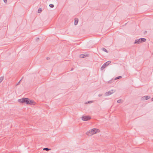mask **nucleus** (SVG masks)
<instances>
[{
    "instance_id": "obj_10",
    "label": "nucleus",
    "mask_w": 153,
    "mask_h": 153,
    "mask_svg": "<svg viewBox=\"0 0 153 153\" xmlns=\"http://www.w3.org/2000/svg\"><path fill=\"white\" fill-rule=\"evenodd\" d=\"M150 98V97L148 96H144L143 97V98H144V99L146 100H147L149 99Z\"/></svg>"
},
{
    "instance_id": "obj_14",
    "label": "nucleus",
    "mask_w": 153,
    "mask_h": 153,
    "mask_svg": "<svg viewBox=\"0 0 153 153\" xmlns=\"http://www.w3.org/2000/svg\"><path fill=\"white\" fill-rule=\"evenodd\" d=\"M117 102L118 103H122V100L121 99L117 101Z\"/></svg>"
},
{
    "instance_id": "obj_5",
    "label": "nucleus",
    "mask_w": 153,
    "mask_h": 153,
    "mask_svg": "<svg viewBox=\"0 0 153 153\" xmlns=\"http://www.w3.org/2000/svg\"><path fill=\"white\" fill-rule=\"evenodd\" d=\"M115 92V91L113 90H112L111 91H109L105 93V96H109Z\"/></svg>"
},
{
    "instance_id": "obj_13",
    "label": "nucleus",
    "mask_w": 153,
    "mask_h": 153,
    "mask_svg": "<svg viewBox=\"0 0 153 153\" xmlns=\"http://www.w3.org/2000/svg\"><path fill=\"white\" fill-rule=\"evenodd\" d=\"M122 78V76H119L116 77L114 79L115 80L119 79Z\"/></svg>"
},
{
    "instance_id": "obj_18",
    "label": "nucleus",
    "mask_w": 153,
    "mask_h": 153,
    "mask_svg": "<svg viewBox=\"0 0 153 153\" xmlns=\"http://www.w3.org/2000/svg\"><path fill=\"white\" fill-rule=\"evenodd\" d=\"M23 78V77L22 78V79H21L19 81V82H18V83L17 84V85H18L19 83H20V81H21V80Z\"/></svg>"
},
{
    "instance_id": "obj_19",
    "label": "nucleus",
    "mask_w": 153,
    "mask_h": 153,
    "mask_svg": "<svg viewBox=\"0 0 153 153\" xmlns=\"http://www.w3.org/2000/svg\"><path fill=\"white\" fill-rule=\"evenodd\" d=\"M4 2L5 3H7V0H3Z\"/></svg>"
},
{
    "instance_id": "obj_4",
    "label": "nucleus",
    "mask_w": 153,
    "mask_h": 153,
    "mask_svg": "<svg viewBox=\"0 0 153 153\" xmlns=\"http://www.w3.org/2000/svg\"><path fill=\"white\" fill-rule=\"evenodd\" d=\"M111 63V61H109L105 63L101 67V69L103 70L108 65Z\"/></svg>"
},
{
    "instance_id": "obj_11",
    "label": "nucleus",
    "mask_w": 153,
    "mask_h": 153,
    "mask_svg": "<svg viewBox=\"0 0 153 153\" xmlns=\"http://www.w3.org/2000/svg\"><path fill=\"white\" fill-rule=\"evenodd\" d=\"M43 149V150H46V151H48L51 150V149H49L48 148H44Z\"/></svg>"
},
{
    "instance_id": "obj_21",
    "label": "nucleus",
    "mask_w": 153,
    "mask_h": 153,
    "mask_svg": "<svg viewBox=\"0 0 153 153\" xmlns=\"http://www.w3.org/2000/svg\"><path fill=\"white\" fill-rule=\"evenodd\" d=\"M102 95V94H99L98 95V96H99V97H101V96Z\"/></svg>"
},
{
    "instance_id": "obj_2",
    "label": "nucleus",
    "mask_w": 153,
    "mask_h": 153,
    "mask_svg": "<svg viewBox=\"0 0 153 153\" xmlns=\"http://www.w3.org/2000/svg\"><path fill=\"white\" fill-rule=\"evenodd\" d=\"M100 131L97 128L92 129L86 133V134L88 136H91L99 132Z\"/></svg>"
},
{
    "instance_id": "obj_3",
    "label": "nucleus",
    "mask_w": 153,
    "mask_h": 153,
    "mask_svg": "<svg viewBox=\"0 0 153 153\" xmlns=\"http://www.w3.org/2000/svg\"><path fill=\"white\" fill-rule=\"evenodd\" d=\"M146 41V39L144 38H141L135 40L134 44H139L143 42H144Z\"/></svg>"
},
{
    "instance_id": "obj_16",
    "label": "nucleus",
    "mask_w": 153,
    "mask_h": 153,
    "mask_svg": "<svg viewBox=\"0 0 153 153\" xmlns=\"http://www.w3.org/2000/svg\"><path fill=\"white\" fill-rule=\"evenodd\" d=\"M49 6L51 8H53L54 7V5L53 4H50Z\"/></svg>"
},
{
    "instance_id": "obj_20",
    "label": "nucleus",
    "mask_w": 153,
    "mask_h": 153,
    "mask_svg": "<svg viewBox=\"0 0 153 153\" xmlns=\"http://www.w3.org/2000/svg\"><path fill=\"white\" fill-rule=\"evenodd\" d=\"M91 102V101H88L86 102V104H88L89 103H90V102Z\"/></svg>"
},
{
    "instance_id": "obj_22",
    "label": "nucleus",
    "mask_w": 153,
    "mask_h": 153,
    "mask_svg": "<svg viewBox=\"0 0 153 153\" xmlns=\"http://www.w3.org/2000/svg\"><path fill=\"white\" fill-rule=\"evenodd\" d=\"M46 59H47V60H48L49 59V57H47V58H46Z\"/></svg>"
},
{
    "instance_id": "obj_1",
    "label": "nucleus",
    "mask_w": 153,
    "mask_h": 153,
    "mask_svg": "<svg viewBox=\"0 0 153 153\" xmlns=\"http://www.w3.org/2000/svg\"><path fill=\"white\" fill-rule=\"evenodd\" d=\"M18 102L23 103H25L27 104H33L34 102L30 100L28 98H23L21 99H19L18 100Z\"/></svg>"
},
{
    "instance_id": "obj_9",
    "label": "nucleus",
    "mask_w": 153,
    "mask_h": 153,
    "mask_svg": "<svg viewBox=\"0 0 153 153\" xmlns=\"http://www.w3.org/2000/svg\"><path fill=\"white\" fill-rule=\"evenodd\" d=\"M4 78V76H2L0 77V83L2 81Z\"/></svg>"
},
{
    "instance_id": "obj_26",
    "label": "nucleus",
    "mask_w": 153,
    "mask_h": 153,
    "mask_svg": "<svg viewBox=\"0 0 153 153\" xmlns=\"http://www.w3.org/2000/svg\"><path fill=\"white\" fill-rule=\"evenodd\" d=\"M145 32V33H146V31Z\"/></svg>"
},
{
    "instance_id": "obj_17",
    "label": "nucleus",
    "mask_w": 153,
    "mask_h": 153,
    "mask_svg": "<svg viewBox=\"0 0 153 153\" xmlns=\"http://www.w3.org/2000/svg\"><path fill=\"white\" fill-rule=\"evenodd\" d=\"M39 38L38 37L35 39V41L36 42H38L39 40Z\"/></svg>"
},
{
    "instance_id": "obj_25",
    "label": "nucleus",
    "mask_w": 153,
    "mask_h": 153,
    "mask_svg": "<svg viewBox=\"0 0 153 153\" xmlns=\"http://www.w3.org/2000/svg\"><path fill=\"white\" fill-rule=\"evenodd\" d=\"M73 70V68H72L71 69V71H72V70Z\"/></svg>"
},
{
    "instance_id": "obj_7",
    "label": "nucleus",
    "mask_w": 153,
    "mask_h": 153,
    "mask_svg": "<svg viewBox=\"0 0 153 153\" xmlns=\"http://www.w3.org/2000/svg\"><path fill=\"white\" fill-rule=\"evenodd\" d=\"M88 55L87 54H83L80 55V57L82 58H84L85 57H86L88 56Z\"/></svg>"
},
{
    "instance_id": "obj_15",
    "label": "nucleus",
    "mask_w": 153,
    "mask_h": 153,
    "mask_svg": "<svg viewBox=\"0 0 153 153\" xmlns=\"http://www.w3.org/2000/svg\"><path fill=\"white\" fill-rule=\"evenodd\" d=\"M42 11V10L41 8H39L38 10V13H41Z\"/></svg>"
},
{
    "instance_id": "obj_12",
    "label": "nucleus",
    "mask_w": 153,
    "mask_h": 153,
    "mask_svg": "<svg viewBox=\"0 0 153 153\" xmlns=\"http://www.w3.org/2000/svg\"><path fill=\"white\" fill-rule=\"evenodd\" d=\"M102 50L104 51L105 52L108 53V51L105 48H102Z\"/></svg>"
},
{
    "instance_id": "obj_8",
    "label": "nucleus",
    "mask_w": 153,
    "mask_h": 153,
    "mask_svg": "<svg viewBox=\"0 0 153 153\" xmlns=\"http://www.w3.org/2000/svg\"><path fill=\"white\" fill-rule=\"evenodd\" d=\"M78 22V19L75 18V21H74V25H76Z\"/></svg>"
},
{
    "instance_id": "obj_24",
    "label": "nucleus",
    "mask_w": 153,
    "mask_h": 153,
    "mask_svg": "<svg viewBox=\"0 0 153 153\" xmlns=\"http://www.w3.org/2000/svg\"><path fill=\"white\" fill-rule=\"evenodd\" d=\"M152 101H153V97L152 98Z\"/></svg>"
},
{
    "instance_id": "obj_23",
    "label": "nucleus",
    "mask_w": 153,
    "mask_h": 153,
    "mask_svg": "<svg viewBox=\"0 0 153 153\" xmlns=\"http://www.w3.org/2000/svg\"><path fill=\"white\" fill-rule=\"evenodd\" d=\"M111 82V81H109L108 82V83H110Z\"/></svg>"
},
{
    "instance_id": "obj_6",
    "label": "nucleus",
    "mask_w": 153,
    "mask_h": 153,
    "mask_svg": "<svg viewBox=\"0 0 153 153\" xmlns=\"http://www.w3.org/2000/svg\"><path fill=\"white\" fill-rule=\"evenodd\" d=\"M91 119V117L89 116H83L82 117V120L86 121L90 120Z\"/></svg>"
}]
</instances>
